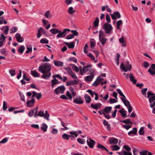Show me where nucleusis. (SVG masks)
I'll return each mask as SVG.
<instances>
[{
  "label": "nucleus",
  "mask_w": 155,
  "mask_h": 155,
  "mask_svg": "<svg viewBox=\"0 0 155 155\" xmlns=\"http://www.w3.org/2000/svg\"><path fill=\"white\" fill-rule=\"evenodd\" d=\"M51 68L50 64L48 63H45L40 66L38 70L41 73L44 74L41 78L46 80H48L51 76V73L49 71Z\"/></svg>",
  "instance_id": "obj_1"
},
{
  "label": "nucleus",
  "mask_w": 155,
  "mask_h": 155,
  "mask_svg": "<svg viewBox=\"0 0 155 155\" xmlns=\"http://www.w3.org/2000/svg\"><path fill=\"white\" fill-rule=\"evenodd\" d=\"M131 65L129 64V62L128 61L126 62L124 64L122 63L120 65L121 69L125 72L128 70L130 71L131 68Z\"/></svg>",
  "instance_id": "obj_2"
},
{
  "label": "nucleus",
  "mask_w": 155,
  "mask_h": 155,
  "mask_svg": "<svg viewBox=\"0 0 155 155\" xmlns=\"http://www.w3.org/2000/svg\"><path fill=\"white\" fill-rule=\"evenodd\" d=\"M103 28L105 30V32L108 34H110L111 33V31L113 29L111 25L108 23H104L103 26Z\"/></svg>",
  "instance_id": "obj_3"
},
{
  "label": "nucleus",
  "mask_w": 155,
  "mask_h": 155,
  "mask_svg": "<svg viewBox=\"0 0 155 155\" xmlns=\"http://www.w3.org/2000/svg\"><path fill=\"white\" fill-rule=\"evenodd\" d=\"M70 31V30L67 28L64 29L62 32L59 30L58 32V34L57 35L56 37L58 38H63L67 34V31Z\"/></svg>",
  "instance_id": "obj_4"
},
{
  "label": "nucleus",
  "mask_w": 155,
  "mask_h": 155,
  "mask_svg": "<svg viewBox=\"0 0 155 155\" xmlns=\"http://www.w3.org/2000/svg\"><path fill=\"white\" fill-rule=\"evenodd\" d=\"M65 89V88L64 86L63 85H61L56 88L54 92L57 94L60 93L63 94Z\"/></svg>",
  "instance_id": "obj_5"
},
{
  "label": "nucleus",
  "mask_w": 155,
  "mask_h": 155,
  "mask_svg": "<svg viewBox=\"0 0 155 155\" xmlns=\"http://www.w3.org/2000/svg\"><path fill=\"white\" fill-rule=\"evenodd\" d=\"M148 98H149V102L150 103H152L155 100V94L154 93H152L150 91H148L147 92Z\"/></svg>",
  "instance_id": "obj_6"
},
{
  "label": "nucleus",
  "mask_w": 155,
  "mask_h": 155,
  "mask_svg": "<svg viewBox=\"0 0 155 155\" xmlns=\"http://www.w3.org/2000/svg\"><path fill=\"white\" fill-rule=\"evenodd\" d=\"M73 102L78 104H81L83 103V101L80 96H77L73 100Z\"/></svg>",
  "instance_id": "obj_7"
},
{
  "label": "nucleus",
  "mask_w": 155,
  "mask_h": 155,
  "mask_svg": "<svg viewBox=\"0 0 155 155\" xmlns=\"http://www.w3.org/2000/svg\"><path fill=\"white\" fill-rule=\"evenodd\" d=\"M91 66L90 65H88L84 67L83 68H82V70H80V72L81 75H83L84 74L88 71L89 69L91 68Z\"/></svg>",
  "instance_id": "obj_8"
},
{
  "label": "nucleus",
  "mask_w": 155,
  "mask_h": 155,
  "mask_svg": "<svg viewBox=\"0 0 155 155\" xmlns=\"http://www.w3.org/2000/svg\"><path fill=\"white\" fill-rule=\"evenodd\" d=\"M112 19L115 20L117 18L119 19L121 18V15L118 12H114L112 14H110Z\"/></svg>",
  "instance_id": "obj_9"
},
{
  "label": "nucleus",
  "mask_w": 155,
  "mask_h": 155,
  "mask_svg": "<svg viewBox=\"0 0 155 155\" xmlns=\"http://www.w3.org/2000/svg\"><path fill=\"white\" fill-rule=\"evenodd\" d=\"M17 41L18 42H22L24 41V38L22 37L21 34L18 33H17L15 35Z\"/></svg>",
  "instance_id": "obj_10"
},
{
  "label": "nucleus",
  "mask_w": 155,
  "mask_h": 155,
  "mask_svg": "<svg viewBox=\"0 0 155 155\" xmlns=\"http://www.w3.org/2000/svg\"><path fill=\"white\" fill-rule=\"evenodd\" d=\"M78 82V81L76 80H74L70 81H67L66 83V85L67 86L70 85H76Z\"/></svg>",
  "instance_id": "obj_11"
},
{
  "label": "nucleus",
  "mask_w": 155,
  "mask_h": 155,
  "mask_svg": "<svg viewBox=\"0 0 155 155\" xmlns=\"http://www.w3.org/2000/svg\"><path fill=\"white\" fill-rule=\"evenodd\" d=\"M87 145L91 148H93L94 145L95 141L91 139L88 140H87Z\"/></svg>",
  "instance_id": "obj_12"
},
{
  "label": "nucleus",
  "mask_w": 155,
  "mask_h": 155,
  "mask_svg": "<svg viewBox=\"0 0 155 155\" xmlns=\"http://www.w3.org/2000/svg\"><path fill=\"white\" fill-rule=\"evenodd\" d=\"M111 107H107L104 108L103 110V115H105V114L108 113L110 112L112 110Z\"/></svg>",
  "instance_id": "obj_13"
},
{
  "label": "nucleus",
  "mask_w": 155,
  "mask_h": 155,
  "mask_svg": "<svg viewBox=\"0 0 155 155\" xmlns=\"http://www.w3.org/2000/svg\"><path fill=\"white\" fill-rule=\"evenodd\" d=\"M53 62L54 65L57 67H62L63 66L64 64L63 62L60 61L54 60Z\"/></svg>",
  "instance_id": "obj_14"
},
{
  "label": "nucleus",
  "mask_w": 155,
  "mask_h": 155,
  "mask_svg": "<svg viewBox=\"0 0 155 155\" xmlns=\"http://www.w3.org/2000/svg\"><path fill=\"white\" fill-rule=\"evenodd\" d=\"M34 99L32 98L30 100L28 101L27 102V106L30 107H32L34 104Z\"/></svg>",
  "instance_id": "obj_15"
},
{
  "label": "nucleus",
  "mask_w": 155,
  "mask_h": 155,
  "mask_svg": "<svg viewBox=\"0 0 155 155\" xmlns=\"http://www.w3.org/2000/svg\"><path fill=\"white\" fill-rule=\"evenodd\" d=\"M94 77V76L93 74L87 76L85 77V81H91L92 80Z\"/></svg>",
  "instance_id": "obj_16"
},
{
  "label": "nucleus",
  "mask_w": 155,
  "mask_h": 155,
  "mask_svg": "<svg viewBox=\"0 0 155 155\" xmlns=\"http://www.w3.org/2000/svg\"><path fill=\"white\" fill-rule=\"evenodd\" d=\"M120 99L126 107H127L130 105V102L126 100V98L120 97Z\"/></svg>",
  "instance_id": "obj_17"
},
{
  "label": "nucleus",
  "mask_w": 155,
  "mask_h": 155,
  "mask_svg": "<svg viewBox=\"0 0 155 155\" xmlns=\"http://www.w3.org/2000/svg\"><path fill=\"white\" fill-rule=\"evenodd\" d=\"M109 142L110 144H116L118 143V140L116 138H110L109 139Z\"/></svg>",
  "instance_id": "obj_18"
},
{
  "label": "nucleus",
  "mask_w": 155,
  "mask_h": 155,
  "mask_svg": "<svg viewBox=\"0 0 155 155\" xmlns=\"http://www.w3.org/2000/svg\"><path fill=\"white\" fill-rule=\"evenodd\" d=\"M31 74L34 77L37 78L39 77L40 74L36 70L31 71Z\"/></svg>",
  "instance_id": "obj_19"
},
{
  "label": "nucleus",
  "mask_w": 155,
  "mask_h": 155,
  "mask_svg": "<svg viewBox=\"0 0 155 155\" xmlns=\"http://www.w3.org/2000/svg\"><path fill=\"white\" fill-rule=\"evenodd\" d=\"M87 91L91 94L92 97H93L94 95H95V97L94 99L96 100H97V93L94 92H93L91 90H88Z\"/></svg>",
  "instance_id": "obj_20"
},
{
  "label": "nucleus",
  "mask_w": 155,
  "mask_h": 155,
  "mask_svg": "<svg viewBox=\"0 0 155 155\" xmlns=\"http://www.w3.org/2000/svg\"><path fill=\"white\" fill-rule=\"evenodd\" d=\"M102 77H106V74L105 73L102 74L100 76L97 77V85L100 84V81H102L104 80L103 79L101 78Z\"/></svg>",
  "instance_id": "obj_21"
},
{
  "label": "nucleus",
  "mask_w": 155,
  "mask_h": 155,
  "mask_svg": "<svg viewBox=\"0 0 155 155\" xmlns=\"http://www.w3.org/2000/svg\"><path fill=\"white\" fill-rule=\"evenodd\" d=\"M90 46L92 49L94 48L96 45V41L95 40L93 39H91L90 40Z\"/></svg>",
  "instance_id": "obj_22"
},
{
  "label": "nucleus",
  "mask_w": 155,
  "mask_h": 155,
  "mask_svg": "<svg viewBox=\"0 0 155 155\" xmlns=\"http://www.w3.org/2000/svg\"><path fill=\"white\" fill-rule=\"evenodd\" d=\"M51 86L52 88H53L54 86L57 84H58L59 81L56 79H54L51 80Z\"/></svg>",
  "instance_id": "obj_23"
},
{
  "label": "nucleus",
  "mask_w": 155,
  "mask_h": 155,
  "mask_svg": "<svg viewBox=\"0 0 155 155\" xmlns=\"http://www.w3.org/2000/svg\"><path fill=\"white\" fill-rule=\"evenodd\" d=\"M130 81L132 82L133 84H136L137 82V80L134 79V77L133 76L131 73H130L129 76Z\"/></svg>",
  "instance_id": "obj_24"
},
{
  "label": "nucleus",
  "mask_w": 155,
  "mask_h": 155,
  "mask_svg": "<svg viewBox=\"0 0 155 155\" xmlns=\"http://www.w3.org/2000/svg\"><path fill=\"white\" fill-rule=\"evenodd\" d=\"M137 132V129L134 127L133 129L132 130H131L128 133V134L130 135L132 134H136Z\"/></svg>",
  "instance_id": "obj_25"
},
{
  "label": "nucleus",
  "mask_w": 155,
  "mask_h": 155,
  "mask_svg": "<svg viewBox=\"0 0 155 155\" xmlns=\"http://www.w3.org/2000/svg\"><path fill=\"white\" fill-rule=\"evenodd\" d=\"M97 148L101 149V150H105L107 152H108V150L104 146L100 144H97Z\"/></svg>",
  "instance_id": "obj_26"
},
{
  "label": "nucleus",
  "mask_w": 155,
  "mask_h": 155,
  "mask_svg": "<svg viewBox=\"0 0 155 155\" xmlns=\"http://www.w3.org/2000/svg\"><path fill=\"white\" fill-rule=\"evenodd\" d=\"M43 28L42 27H40L38 31V33L37 35V37L38 38H39L41 35V31H43Z\"/></svg>",
  "instance_id": "obj_27"
},
{
  "label": "nucleus",
  "mask_w": 155,
  "mask_h": 155,
  "mask_svg": "<svg viewBox=\"0 0 155 155\" xmlns=\"http://www.w3.org/2000/svg\"><path fill=\"white\" fill-rule=\"evenodd\" d=\"M119 41L120 43L122 44V45L123 46L125 47L126 46V44L125 43L123 37L119 38Z\"/></svg>",
  "instance_id": "obj_28"
},
{
  "label": "nucleus",
  "mask_w": 155,
  "mask_h": 155,
  "mask_svg": "<svg viewBox=\"0 0 155 155\" xmlns=\"http://www.w3.org/2000/svg\"><path fill=\"white\" fill-rule=\"evenodd\" d=\"M99 40L101 43L102 45H104L106 42L107 39L104 37H101L99 38Z\"/></svg>",
  "instance_id": "obj_29"
},
{
  "label": "nucleus",
  "mask_w": 155,
  "mask_h": 155,
  "mask_svg": "<svg viewBox=\"0 0 155 155\" xmlns=\"http://www.w3.org/2000/svg\"><path fill=\"white\" fill-rule=\"evenodd\" d=\"M59 31L57 28H52L50 30V31L51 32L52 34L54 35L58 33Z\"/></svg>",
  "instance_id": "obj_30"
},
{
  "label": "nucleus",
  "mask_w": 155,
  "mask_h": 155,
  "mask_svg": "<svg viewBox=\"0 0 155 155\" xmlns=\"http://www.w3.org/2000/svg\"><path fill=\"white\" fill-rule=\"evenodd\" d=\"M68 13L71 15L73 14L75 12V10L73 9V8L72 7L69 8L68 11Z\"/></svg>",
  "instance_id": "obj_31"
},
{
  "label": "nucleus",
  "mask_w": 155,
  "mask_h": 155,
  "mask_svg": "<svg viewBox=\"0 0 155 155\" xmlns=\"http://www.w3.org/2000/svg\"><path fill=\"white\" fill-rule=\"evenodd\" d=\"M124 109L122 108L119 111V112L123 117H125L127 116V114H126L125 111H124Z\"/></svg>",
  "instance_id": "obj_32"
},
{
  "label": "nucleus",
  "mask_w": 155,
  "mask_h": 155,
  "mask_svg": "<svg viewBox=\"0 0 155 155\" xmlns=\"http://www.w3.org/2000/svg\"><path fill=\"white\" fill-rule=\"evenodd\" d=\"M122 122L124 124H129L131 125L132 124V122L129 119H127L122 121Z\"/></svg>",
  "instance_id": "obj_33"
},
{
  "label": "nucleus",
  "mask_w": 155,
  "mask_h": 155,
  "mask_svg": "<svg viewBox=\"0 0 155 155\" xmlns=\"http://www.w3.org/2000/svg\"><path fill=\"white\" fill-rule=\"evenodd\" d=\"M86 102L87 103H89L91 101V99L90 97L88 95H86L84 97Z\"/></svg>",
  "instance_id": "obj_34"
},
{
  "label": "nucleus",
  "mask_w": 155,
  "mask_h": 155,
  "mask_svg": "<svg viewBox=\"0 0 155 155\" xmlns=\"http://www.w3.org/2000/svg\"><path fill=\"white\" fill-rule=\"evenodd\" d=\"M111 148L113 151L118 150L120 149V147L117 145L112 146Z\"/></svg>",
  "instance_id": "obj_35"
},
{
  "label": "nucleus",
  "mask_w": 155,
  "mask_h": 155,
  "mask_svg": "<svg viewBox=\"0 0 155 155\" xmlns=\"http://www.w3.org/2000/svg\"><path fill=\"white\" fill-rule=\"evenodd\" d=\"M25 49V47L23 45H21V46L18 48V52L21 53L22 54L23 52L24 51Z\"/></svg>",
  "instance_id": "obj_36"
},
{
  "label": "nucleus",
  "mask_w": 155,
  "mask_h": 155,
  "mask_svg": "<svg viewBox=\"0 0 155 155\" xmlns=\"http://www.w3.org/2000/svg\"><path fill=\"white\" fill-rule=\"evenodd\" d=\"M47 125L45 123L43 124L41 127V129L44 131V132H45L47 131Z\"/></svg>",
  "instance_id": "obj_37"
},
{
  "label": "nucleus",
  "mask_w": 155,
  "mask_h": 155,
  "mask_svg": "<svg viewBox=\"0 0 155 155\" xmlns=\"http://www.w3.org/2000/svg\"><path fill=\"white\" fill-rule=\"evenodd\" d=\"M64 69L66 70L68 74L70 75L73 72L71 69L70 68H65Z\"/></svg>",
  "instance_id": "obj_38"
},
{
  "label": "nucleus",
  "mask_w": 155,
  "mask_h": 155,
  "mask_svg": "<svg viewBox=\"0 0 155 155\" xmlns=\"http://www.w3.org/2000/svg\"><path fill=\"white\" fill-rule=\"evenodd\" d=\"M45 16L47 18H51L52 15L50 14V11H47L45 13Z\"/></svg>",
  "instance_id": "obj_39"
},
{
  "label": "nucleus",
  "mask_w": 155,
  "mask_h": 155,
  "mask_svg": "<svg viewBox=\"0 0 155 155\" xmlns=\"http://www.w3.org/2000/svg\"><path fill=\"white\" fill-rule=\"evenodd\" d=\"M9 72L10 74V75L11 77H13L15 75V70H10L9 71Z\"/></svg>",
  "instance_id": "obj_40"
},
{
  "label": "nucleus",
  "mask_w": 155,
  "mask_h": 155,
  "mask_svg": "<svg viewBox=\"0 0 155 155\" xmlns=\"http://www.w3.org/2000/svg\"><path fill=\"white\" fill-rule=\"evenodd\" d=\"M117 91L120 96L123 97L125 98H126V97L123 94V93L121 91L120 89H117Z\"/></svg>",
  "instance_id": "obj_41"
},
{
  "label": "nucleus",
  "mask_w": 155,
  "mask_h": 155,
  "mask_svg": "<svg viewBox=\"0 0 155 155\" xmlns=\"http://www.w3.org/2000/svg\"><path fill=\"white\" fill-rule=\"evenodd\" d=\"M50 116L49 114L48 113L47 110L45 111V113L44 115V118L46 119L47 120H49V118Z\"/></svg>",
  "instance_id": "obj_42"
},
{
  "label": "nucleus",
  "mask_w": 155,
  "mask_h": 155,
  "mask_svg": "<svg viewBox=\"0 0 155 155\" xmlns=\"http://www.w3.org/2000/svg\"><path fill=\"white\" fill-rule=\"evenodd\" d=\"M52 78L54 79H56L57 78L59 80H62V78L60 75L59 74H55L52 76Z\"/></svg>",
  "instance_id": "obj_43"
},
{
  "label": "nucleus",
  "mask_w": 155,
  "mask_h": 155,
  "mask_svg": "<svg viewBox=\"0 0 155 155\" xmlns=\"http://www.w3.org/2000/svg\"><path fill=\"white\" fill-rule=\"evenodd\" d=\"M144 127H141L139 131V134L140 135H142L145 132L144 131Z\"/></svg>",
  "instance_id": "obj_44"
},
{
  "label": "nucleus",
  "mask_w": 155,
  "mask_h": 155,
  "mask_svg": "<svg viewBox=\"0 0 155 155\" xmlns=\"http://www.w3.org/2000/svg\"><path fill=\"white\" fill-rule=\"evenodd\" d=\"M17 30L18 28L16 27H14L11 29L10 33H15L17 31Z\"/></svg>",
  "instance_id": "obj_45"
},
{
  "label": "nucleus",
  "mask_w": 155,
  "mask_h": 155,
  "mask_svg": "<svg viewBox=\"0 0 155 155\" xmlns=\"http://www.w3.org/2000/svg\"><path fill=\"white\" fill-rule=\"evenodd\" d=\"M68 61H72L74 63H77V59L74 57H71L70 58H69L68 59Z\"/></svg>",
  "instance_id": "obj_46"
},
{
  "label": "nucleus",
  "mask_w": 155,
  "mask_h": 155,
  "mask_svg": "<svg viewBox=\"0 0 155 155\" xmlns=\"http://www.w3.org/2000/svg\"><path fill=\"white\" fill-rule=\"evenodd\" d=\"M48 41L46 38L42 39L40 40V42L41 43L48 44Z\"/></svg>",
  "instance_id": "obj_47"
},
{
  "label": "nucleus",
  "mask_w": 155,
  "mask_h": 155,
  "mask_svg": "<svg viewBox=\"0 0 155 155\" xmlns=\"http://www.w3.org/2000/svg\"><path fill=\"white\" fill-rule=\"evenodd\" d=\"M70 134L72 135H74V137H77L78 135V134H77V131H71L70 133Z\"/></svg>",
  "instance_id": "obj_48"
},
{
  "label": "nucleus",
  "mask_w": 155,
  "mask_h": 155,
  "mask_svg": "<svg viewBox=\"0 0 155 155\" xmlns=\"http://www.w3.org/2000/svg\"><path fill=\"white\" fill-rule=\"evenodd\" d=\"M72 68L74 69V70L76 72H78L79 71V69H78V67L76 66L74 64H73L72 65Z\"/></svg>",
  "instance_id": "obj_49"
},
{
  "label": "nucleus",
  "mask_w": 155,
  "mask_h": 155,
  "mask_svg": "<svg viewBox=\"0 0 155 155\" xmlns=\"http://www.w3.org/2000/svg\"><path fill=\"white\" fill-rule=\"evenodd\" d=\"M77 141L79 143L81 144H84L85 143L84 140L80 138L77 139Z\"/></svg>",
  "instance_id": "obj_50"
},
{
  "label": "nucleus",
  "mask_w": 155,
  "mask_h": 155,
  "mask_svg": "<svg viewBox=\"0 0 155 155\" xmlns=\"http://www.w3.org/2000/svg\"><path fill=\"white\" fill-rule=\"evenodd\" d=\"M34 113V110L31 109L28 112V115L29 117H31L33 116Z\"/></svg>",
  "instance_id": "obj_51"
},
{
  "label": "nucleus",
  "mask_w": 155,
  "mask_h": 155,
  "mask_svg": "<svg viewBox=\"0 0 155 155\" xmlns=\"http://www.w3.org/2000/svg\"><path fill=\"white\" fill-rule=\"evenodd\" d=\"M45 113L43 111H40L37 114V116L44 117Z\"/></svg>",
  "instance_id": "obj_52"
},
{
  "label": "nucleus",
  "mask_w": 155,
  "mask_h": 155,
  "mask_svg": "<svg viewBox=\"0 0 155 155\" xmlns=\"http://www.w3.org/2000/svg\"><path fill=\"white\" fill-rule=\"evenodd\" d=\"M5 29L4 31V32L5 35H7L8 34L9 28L8 26H7L5 27Z\"/></svg>",
  "instance_id": "obj_53"
},
{
  "label": "nucleus",
  "mask_w": 155,
  "mask_h": 155,
  "mask_svg": "<svg viewBox=\"0 0 155 155\" xmlns=\"http://www.w3.org/2000/svg\"><path fill=\"white\" fill-rule=\"evenodd\" d=\"M6 38V37H5L3 34H0V39L1 41H3V42L5 40Z\"/></svg>",
  "instance_id": "obj_54"
},
{
  "label": "nucleus",
  "mask_w": 155,
  "mask_h": 155,
  "mask_svg": "<svg viewBox=\"0 0 155 155\" xmlns=\"http://www.w3.org/2000/svg\"><path fill=\"white\" fill-rule=\"evenodd\" d=\"M148 72L152 75H154L155 74V71L153 70L151 68L148 69Z\"/></svg>",
  "instance_id": "obj_55"
},
{
  "label": "nucleus",
  "mask_w": 155,
  "mask_h": 155,
  "mask_svg": "<svg viewBox=\"0 0 155 155\" xmlns=\"http://www.w3.org/2000/svg\"><path fill=\"white\" fill-rule=\"evenodd\" d=\"M148 153V151L146 150H143L140 151V155H147V154Z\"/></svg>",
  "instance_id": "obj_56"
},
{
  "label": "nucleus",
  "mask_w": 155,
  "mask_h": 155,
  "mask_svg": "<svg viewBox=\"0 0 155 155\" xmlns=\"http://www.w3.org/2000/svg\"><path fill=\"white\" fill-rule=\"evenodd\" d=\"M66 95L69 99H71L72 98V96L68 91H67L66 93Z\"/></svg>",
  "instance_id": "obj_57"
},
{
  "label": "nucleus",
  "mask_w": 155,
  "mask_h": 155,
  "mask_svg": "<svg viewBox=\"0 0 155 155\" xmlns=\"http://www.w3.org/2000/svg\"><path fill=\"white\" fill-rule=\"evenodd\" d=\"M99 36V38L101 37H105L103 31L101 30L100 31Z\"/></svg>",
  "instance_id": "obj_58"
},
{
  "label": "nucleus",
  "mask_w": 155,
  "mask_h": 155,
  "mask_svg": "<svg viewBox=\"0 0 155 155\" xmlns=\"http://www.w3.org/2000/svg\"><path fill=\"white\" fill-rule=\"evenodd\" d=\"M122 127L127 130H128L129 128H131V126L129 125H124Z\"/></svg>",
  "instance_id": "obj_59"
},
{
  "label": "nucleus",
  "mask_w": 155,
  "mask_h": 155,
  "mask_svg": "<svg viewBox=\"0 0 155 155\" xmlns=\"http://www.w3.org/2000/svg\"><path fill=\"white\" fill-rule=\"evenodd\" d=\"M68 134H63L62 137L63 139L67 140H68Z\"/></svg>",
  "instance_id": "obj_60"
},
{
  "label": "nucleus",
  "mask_w": 155,
  "mask_h": 155,
  "mask_svg": "<svg viewBox=\"0 0 155 155\" xmlns=\"http://www.w3.org/2000/svg\"><path fill=\"white\" fill-rule=\"evenodd\" d=\"M109 101L110 104H112L117 102V101L115 99L110 98L109 100Z\"/></svg>",
  "instance_id": "obj_61"
},
{
  "label": "nucleus",
  "mask_w": 155,
  "mask_h": 155,
  "mask_svg": "<svg viewBox=\"0 0 155 155\" xmlns=\"http://www.w3.org/2000/svg\"><path fill=\"white\" fill-rule=\"evenodd\" d=\"M70 75L73 79H78V77L77 76L76 74L73 72Z\"/></svg>",
  "instance_id": "obj_62"
},
{
  "label": "nucleus",
  "mask_w": 155,
  "mask_h": 155,
  "mask_svg": "<svg viewBox=\"0 0 155 155\" xmlns=\"http://www.w3.org/2000/svg\"><path fill=\"white\" fill-rule=\"evenodd\" d=\"M124 148L127 151H130L131 149V148L127 145H125L124 147Z\"/></svg>",
  "instance_id": "obj_63"
},
{
  "label": "nucleus",
  "mask_w": 155,
  "mask_h": 155,
  "mask_svg": "<svg viewBox=\"0 0 155 155\" xmlns=\"http://www.w3.org/2000/svg\"><path fill=\"white\" fill-rule=\"evenodd\" d=\"M123 155H132V153L130 152H127L124 150L123 151Z\"/></svg>",
  "instance_id": "obj_64"
}]
</instances>
